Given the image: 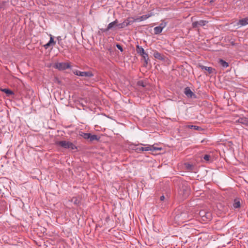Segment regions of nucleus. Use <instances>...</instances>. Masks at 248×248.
Here are the masks:
<instances>
[{"label": "nucleus", "mask_w": 248, "mask_h": 248, "mask_svg": "<svg viewBox=\"0 0 248 248\" xmlns=\"http://www.w3.org/2000/svg\"><path fill=\"white\" fill-rule=\"evenodd\" d=\"M57 145L64 148L69 149L71 150L77 149V146L74 145L72 142L66 140L59 141L56 143Z\"/></svg>", "instance_id": "obj_1"}, {"label": "nucleus", "mask_w": 248, "mask_h": 248, "mask_svg": "<svg viewBox=\"0 0 248 248\" xmlns=\"http://www.w3.org/2000/svg\"><path fill=\"white\" fill-rule=\"evenodd\" d=\"M53 67L59 70H64L69 69L71 67L69 63L67 62H56L54 64Z\"/></svg>", "instance_id": "obj_2"}, {"label": "nucleus", "mask_w": 248, "mask_h": 248, "mask_svg": "<svg viewBox=\"0 0 248 248\" xmlns=\"http://www.w3.org/2000/svg\"><path fill=\"white\" fill-rule=\"evenodd\" d=\"M75 75L80 76V77H92L93 76V74L91 71L82 72L78 70H76L74 72Z\"/></svg>", "instance_id": "obj_3"}, {"label": "nucleus", "mask_w": 248, "mask_h": 248, "mask_svg": "<svg viewBox=\"0 0 248 248\" xmlns=\"http://www.w3.org/2000/svg\"><path fill=\"white\" fill-rule=\"evenodd\" d=\"M184 93L188 98H196V95L193 93L191 89L187 87L185 89Z\"/></svg>", "instance_id": "obj_4"}, {"label": "nucleus", "mask_w": 248, "mask_h": 248, "mask_svg": "<svg viewBox=\"0 0 248 248\" xmlns=\"http://www.w3.org/2000/svg\"><path fill=\"white\" fill-rule=\"evenodd\" d=\"M208 22L205 20H201L198 21H195L192 23V26L194 28L198 26H203L206 24Z\"/></svg>", "instance_id": "obj_5"}, {"label": "nucleus", "mask_w": 248, "mask_h": 248, "mask_svg": "<svg viewBox=\"0 0 248 248\" xmlns=\"http://www.w3.org/2000/svg\"><path fill=\"white\" fill-rule=\"evenodd\" d=\"M199 66L202 70L207 71L209 74L213 73L215 71V69L211 67H208L202 65H199Z\"/></svg>", "instance_id": "obj_6"}, {"label": "nucleus", "mask_w": 248, "mask_h": 248, "mask_svg": "<svg viewBox=\"0 0 248 248\" xmlns=\"http://www.w3.org/2000/svg\"><path fill=\"white\" fill-rule=\"evenodd\" d=\"M140 145L145 146V147H143V148H142V150H143V152L148 151H154L159 149V148H156L154 147L153 146L150 145H145L143 144H140Z\"/></svg>", "instance_id": "obj_7"}, {"label": "nucleus", "mask_w": 248, "mask_h": 248, "mask_svg": "<svg viewBox=\"0 0 248 248\" xmlns=\"http://www.w3.org/2000/svg\"><path fill=\"white\" fill-rule=\"evenodd\" d=\"M180 194H183L184 198H186L189 194V188L187 186H185L181 190Z\"/></svg>", "instance_id": "obj_8"}, {"label": "nucleus", "mask_w": 248, "mask_h": 248, "mask_svg": "<svg viewBox=\"0 0 248 248\" xmlns=\"http://www.w3.org/2000/svg\"><path fill=\"white\" fill-rule=\"evenodd\" d=\"M118 23V20L116 19L114 21L109 23L107 26V28L105 29V31H108L112 29H114L116 27V25Z\"/></svg>", "instance_id": "obj_9"}, {"label": "nucleus", "mask_w": 248, "mask_h": 248, "mask_svg": "<svg viewBox=\"0 0 248 248\" xmlns=\"http://www.w3.org/2000/svg\"><path fill=\"white\" fill-rule=\"evenodd\" d=\"M240 199L238 198H236L234 200V202L232 204V207L233 208H239L241 206V202H240Z\"/></svg>", "instance_id": "obj_10"}, {"label": "nucleus", "mask_w": 248, "mask_h": 248, "mask_svg": "<svg viewBox=\"0 0 248 248\" xmlns=\"http://www.w3.org/2000/svg\"><path fill=\"white\" fill-rule=\"evenodd\" d=\"M50 36V38L49 42L44 46L46 49L48 48L50 45L54 46L56 44V42L54 41L52 36L51 34Z\"/></svg>", "instance_id": "obj_11"}, {"label": "nucleus", "mask_w": 248, "mask_h": 248, "mask_svg": "<svg viewBox=\"0 0 248 248\" xmlns=\"http://www.w3.org/2000/svg\"><path fill=\"white\" fill-rule=\"evenodd\" d=\"M237 25H240V27L248 25V17L239 20Z\"/></svg>", "instance_id": "obj_12"}, {"label": "nucleus", "mask_w": 248, "mask_h": 248, "mask_svg": "<svg viewBox=\"0 0 248 248\" xmlns=\"http://www.w3.org/2000/svg\"><path fill=\"white\" fill-rule=\"evenodd\" d=\"M152 15V14L144 15L140 16L139 18H137L136 19V21H143V20H146L149 17L151 16Z\"/></svg>", "instance_id": "obj_13"}, {"label": "nucleus", "mask_w": 248, "mask_h": 248, "mask_svg": "<svg viewBox=\"0 0 248 248\" xmlns=\"http://www.w3.org/2000/svg\"><path fill=\"white\" fill-rule=\"evenodd\" d=\"M238 122L243 124L248 125V118L246 117L240 118L238 120Z\"/></svg>", "instance_id": "obj_14"}, {"label": "nucleus", "mask_w": 248, "mask_h": 248, "mask_svg": "<svg viewBox=\"0 0 248 248\" xmlns=\"http://www.w3.org/2000/svg\"><path fill=\"white\" fill-rule=\"evenodd\" d=\"M0 91L4 93H5L8 96H10L11 95H14V93L11 90L8 89H0Z\"/></svg>", "instance_id": "obj_15"}, {"label": "nucleus", "mask_w": 248, "mask_h": 248, "mask_svg": "<svg viewBox=\"0 0 248 248\" xmlns=\"http://www.w3.org/2000/svg\"><path fill=\"white\" fill-rule=\"evenodd\" d=\"M218 62L223 68H227L229 66L228 63L222 59H219Z\"/></svg>", "instance_id": "obj_16"}, {"label": "nucleus", "mask_w": 248, "mask_h": 248, "mask_svg": "<svg viewBox=\"0 0 248 248\" xmlns=\"http://www.w3.org/2000/svg\"><path fill=\"white\" fill-rule=\"evenodd\" d=\"M137 51L138 53H139L140 55H141L142 54L145 52L142 46H140L139 45L137 46Z\"/></svg>", "instance_id": "obj_17"}, {"label": "nucleus", "mask_w": 248, "mask_h": 248, "mask_svg": "<svg viewBox=\"0 0 248 248\" xmlns=\"http://www.w3.org/2000/svg\"><path fill=\"white\" fill-rule=\"evenodd\" d=\"M185 128H188L190 129H193L194 130H198L201 128L197 125H186L184 126Z\"/></svg>", "instance_id": "obj_18"}, {"label": "nucleus", "mask_w": 248, "mask_h": 248, "mask_svg": "<svg viewBox=\"0 0 248 248\" xmlns=\"http://www.w3.org/2000/svg\"><path fill=\"white\" fill-rule=\"evenodd\" d=\"M154 56L155 58L158 60H162L163 59V57L160 53L157 51H155L154 54Z\"/></svg>", "instance_id": "obj_19"}, {"label": "nucleus", "mask_w": 248, "mask_h": 248, "mask_svg": "<svg viewBox=\"0 0 248 248\" xmlns=\"http://www.w3.org/2000/svg\"><path fill=\"white\" fill-rule=\"evenodd\" d=\"M154 32L155 34H158L160 33L162 30V29L158 26L154 28Z\"/></svg>", "instance_id": "obj_20"}, {"label": "nucleus", "mask_w": 248, "mask_h": 248, "mask_svg": "<svg viewBox=\"0 0 248 248\" xmlns=\"http://www.w3.org/2000/svg\"><path fill=\"white\" fill-rule=\"evenodd\" d=\"M71 202H73L75 205H78L80 203V200L78 197H73L71 200Z\"/></svg>", "instance_id": "obj_21"}, {"label": "nucleus", "mask_w": 248, "mask_h": 248, "mask_svg": "<svg viewBox=\"0 0 248 248\" xmlns=\"http://www.w3.org/2000/svg\"><path fill=\"white\" fill-rule=\"evenodd\" d=\"M79 135L86 140H88L90 137V133H86L82 132L79 133Z\"/></svg>", "instance_id": "obj_22"}, {"label": "nucleus", "mask_w": 248, "mask_h": 248, "mask_svg": "<svg viewBox=\"0 0 248 248\" xmlns=\"http://www.w3.org/2000/svg\"><path fill=\"white\" fill-rule=\"evenodd\" d=\"M89 139L91 141H92L95 140H99V138L97 137V135H92L91 133H90V137Z\"/></svg>", "instance_id": "obj_23"}, {"label": "nucleus", "mask_w": 248, "mask_h": 248, "mask_svg": "<svg viewBox=\"0 0 248 248\" xmlns=\"http://www.w3.org/2000/svg\"><path fill=\"white\" fill-rule=\"evenodd\" d=\"M141 56L144 59L145 63L146 64H147L148 63V62L149 61V57H148V54L146 53V52H145L143 54H142Z\"/></svg>", "instance_id": "obj_24"}, {"label": "nucleus", "mask_w": 248, "mask_h": 248, "mask_svg": "<svg viewBox=\"0 0 248 248\" xmlns=\"http://www.w3.org/2000/svg\"><path fill=\"white\" fill-rule=\"evenodd\" d=\"M142 148H143V147L141 146H136L134 150L137 153H140L141 152H143V150H142Z\"/></svg>", "instance_id": "obj_25"}, {"label": "nucleus", "mask_w": 248, "mask_h": 248, "mask_svg": "<svg viewBox=\"0 0 248 248\" xmlns=\"http://www.w3.org/2000/svg\"><path fill=\"white\" fill-rule=\"evenodd\" d=\"M116 27H117L118 29H122V28H124L126 27V26H125L124 22H123L122 23H120V24L117 23L116 25Z\"/></svg>", "instance_id": "obj_26"}, {"label": "nucleus", "mask_w": 248, "mask_h": 248, "mask_svg": "<svg viewBox=\"0 0 248 248\" xmlns=\"http://www.w3.org/2000/svg\"><path fill=\"white\" fill-rule=\"evenodd\" d=\"M185 166L186 170H192L193 168V165L190 164L189 163H185Z\"/></svg>", "instance_id": "obj_27"}, {"label": "nucleus", "mask_w": 248, "mask_h": 248, "mask_svg": "<svg viewBox=\"0 0 248 248\" xmlns=\"http://www.w3.org/2000/svg\"><path fill=\"white\" fill-rule=\"evenodd\" d=\"M124 22L125 23V25L126 27H127L128 25H130L131 24V23H132V21L130 20V18H127Z\"/></svg>", "instance_id": "obj_28"}, {"label": "nucleus", "mask_w": 248, "mask_h": 248, "mask_svg": "<svg viewBox=\"0 0 248 248\" xmlns=\"http://www.w3.org/2000/svg\"><path fill=\"white\" fill-rule=\"evenodd\" d=\"M167 25V23L164 21H162L159 25V26L163 30Z\"/></svg>", "instance_id": "obj_29"}, {"label": "nucleus", "mask_w": 248, "mask_h": 248, "mask_svg": "<svg viewBox=\"0 0 248 248\" xmlns=\"http://www.w3.org/2000/svg\"><path fill=\"white\" fill-rule=\"evenodd\" d=\"M210 158V156L208 155H205L203 156V159L205 160L206 161H209V159Z\"/></svg>", "instance_id": "obj_30"}, {"label": "nucleus", "mask_w": 248, "mask_h": 248, "mask_svg": "<svg viewBox=\"0 0 248 248\" xmlns=\"http://www.w3.org/2000/svg\"><path fill=\"white\" fill-rule=\"evenodd\" d=\"M116 46L117 48L118 49H119L121 52H122L123 51V48L120 45L117 44H116Z\"/></svg>", "instance_id": "obj_31"}, {"label": "nucleus", "mask_w": 248, "mask_h": 248, "mask_svg": "<svg viewBox=\"0 0 248 248\" xmlns=\"http://www.w3.org/2000/svg\"><path fill=\"white\" fill-rule=\"evenodd\" d=\"M57 39L58 41V44H60V42L62 40V38L61 36H59L57 37Z\"/></svg>", "instance_id": "obj_32"}, {"label": "nucleus", "mask_w": 248, "mask_h": 248, "mask_svg": "<svg viewBox=\"0 0 248 248\" xmlns=\"http://www.w3.org/2000/svg\"><path fill=\"white\" fill-rule=\"evenodd\" d=\"M165 199V197L164 195H162L160 197V200L161 201H164Z\"/></svg>", "instance_id": "obj_33"}, {"label": "nucleus", "mask_w": 248, "mask_h": 248, "mask_svg": "<svg viewBox=\"0 0 248 248\" xmlns=\"http://www.w3.org/2000/svg\"><path fill=\"white\" fill-rule=\"evenodd\" d=\"M206 216H207V217L209 219H210V213H207V215H206Z\"/></svg>", "instance_id": "obj_34"}]
</instances>
